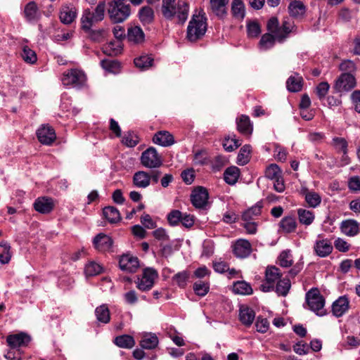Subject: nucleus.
Wrapping results in <instances>:
<instances>
[{"label": "nucleus", "mask_w": 360, "mask_h": 360, "mask_svg": "<svg viewBox=\"0 0 360 360\" xmlns=\"http://www.w3.org/2000/svg\"><path fill=\"white\" fill-rule=\"evenodd\" d=\"M303 79L297 73L291 75L286 82V86L290 92H298L302 90Z\"/></svg>", "instance_id": "obj_25"}, {"label": "nucleus", "mask_w": 360, "mask_h": 360, "mask_svg": "<svg viewBox=\"0 0 360 360\" xmlns=\"http://www.w3.org/2000/svg\"><path fill=\"white\" fill-rule=\"evenodd\" d=\"M134 63L136 67L143 70L153 65V58L148 56H142L135 58Z\"/></svg>", "instance_id": "obj_49"}, {"label": "nucleus", "mask_w": 360, "mask_h": 360, "mask_svg": "<svg viewBox=\"0 0 360 360\" xmlns=\"http://www.w3.org/2000/svg\"><path fill=\"white\" fill-rule=\"evenodd\" d=\"M127 37L129 41L138 44L144 40V33L139 26L131 27L128 29Z\"/></svg>", "instance_id": "obj_31"}, {"label": "nucleus", "mask_w": 360, "mask_h": 360, "mask_svg": "<svg viewBox=\"0 0 360 360\" xmlns=\"http://www.w3.org/2000/svg\"><path fill=\"white\" fill-rule=\"evenodd\" d=\"M295 25L293 22H290L288 20H283L281 27L279 28V31L276 34V38L278 41L282 42L288 35L293 31Z\"/></svg>", "instance_id": "obj_33"}, {"label": "nucleus", "mask_w": 360, "mask_h": 360, "mask_svg": "<svg viewBox=\"0 0 360 360\" xmlns=\"http://www.w3.org/2000/svg\"><path fill=\"white\" fill-rule=\"evenodd\" d=\"M95 314L98 321L107 323L110 320V314L108 307L105 304L96 307Z\"/></svg>", "instance_id": "obj_40"}, {"label": "nucleus", "mask_w": 360, "mask_h": 360, "mask_svg": "<svg viewBox=\"0 0 360 360\" xmlns=\"http://www.w3.org/2000/svg\"><path fill=\"white\" fill-rule=\"evenodd\" d=\"M340 229L348 236H354L359 232V224L354 219L345 220L341 223Z\"/></svg>", "instance_id": "obj_22"}, {"label": "nucleus", "mask_w": 360, "mask_h": 360, "mask_svg": "<svg viewBox=\"0 0 360 360\" xmlns=\"http://www.w3.org/2000/svg\"><path fill=\"white\" fill-rule=\"evenodd\" d=\"M101 65L103 69L112 72L120 67L119 63L115 60H102Z\"/></svg>", "instance_id": "obj_63"}, {"label": "nucleus", "mask_w": 360, "mask_h": 360, "mask_svg": "<svg viewBox=\"0 0 360 360\" xmlns=\"http://www.w3.org/2000/svg\"><path fill=\"white\" fill-rule=\"evenodd\" d=\"M241 143L240 141L236 138V135H233L232 136H228L224 138L223 141V147L225 150L228 152H231L238 148Z\"/></svg>", "instance_id": "obj_47"}, {"label": "nucleus", "mask_w": 360, "mask_h": 360, "mask_svg": "<svg viewBox=\"0 0 360 360\" xmlns=\"http://www.w3.org/2000/svg\"><path fill=\"white\" fill-rule=\"evenodd\" d=\"M208 198V191L202 186H198L195 188L191 195V200L193 205L199 209H203L207 206Z\"/></svg>", "instance_id": "obj_10"}, {"label": "nucleus", "mask_w": 360, "mask_h": 360, "mask_svg": "<svg viewBox=\"0 0 360 360\" xmlns=\"http://www.w3.org/2000/svg\"><path fill=\"white\" fill-rule=\"evenodd\" d=\"M122 142L123 144L128 147H134L139 143L138 136L134 134L133 132H128L127 134L124 136L122 138Z\"/></svg>", "instance_id": "obj_58"}, {"label": "nucleus", "mask_w": 360, "mask_h": 360, "mask_svg": "<svg viewBox=\"0 0 360 360\" xmlns=\"http://www.w3.org/2000/svg\"><path fill=\"white\" fill-rule=\"evenodd\" d=\"M276 39H277L276 34L272 35L269 33L264 34L259 41V46L261 49L266 50L273 47L275 44Z\"/></svg>", "instance_id": "obj_51"}, {"label": "nucleus", "mask_w": 360, "mask_h": 360, "mask_svg": "<svg viewBox=\"0 0 360 360\" xmlns=\"http://www.w3.org/2000/svg\"><path fill=\"white\" fill-rule=\"evenodd\" d=\"M93 243L96 249L99 251L105 252L111 248L113 241L110 236L104 233H98L94 238Z\"/></svg>", "instance_id": "obj_17"}, {"label": "nucleus", "mask_w": 360, "mask_h": 360, "mask_svg": "<svg viewBox=\"0 0 360 360\" xmlns=\"http://www.w3.org/2000/svg\"><path fill=\"white\" fill-rule=\"evenodd\" d=\"M21 56L27 63L33 64L37 60L36 53L27 46H24Z\"/></svg>", "instance_id": "obj_55"}, {"label": "nucleus", "mask_w": 360, "mask_h": 360, "mask_svg": "<svg viewBox=\"0 0 360 360\" xmlns=\"http://www.w3.org/2000/svg\"><path fill=\"white\" fill-rule=\"evenodd\" d=\"M24 16L29 22H36L40 18V12L36 2L30 1L25 5Z\"/></svg>", "instance_id": "obj_19"}, {"label": "nucleus", "mask_w": 360, "mask_h": 360, "mask_svg": "<svg viewBox=\"0 0 360 360\" xmlns=\"http://www.w3.org/2000/svg\"><path fill=\"white\" fill-rule=\"evenodd\" d=\"M158 277V274L155 269L146 268L143 269L142 278H138L136 286L140 290H149L153 286L154 281Z\"/></svg>", "instance_id": "obj_7"}, {"label": "nucleus", "mask_w": 360, "mask_h": 360, "mask_svg": "<svg viewBox=\"0 0 360 360\" xmlns=\"http://www.w3.org/2000/svg\"><path fill=\"white\" fill-rule=\"evenodd\" d=\"M182 213L179 210H172L167 215V220L169 224L175 226L181 221Z\"/></svg>", "instance_id": "obj_61"}, {"label": "nucleus", "mask_w": 360, "mask_h": 360, "mask_svg": "<svg viewBox=\"0 0 360 360\" xmlns=\"http://www.w3.org/2000/svg\"><path fill=\"white\" fill-rule=\"evenodd\" d=\"M314 250L317 255L321 257H325L332 252L333 245L331 243L326 239L318 240L314 246Z\"/></svg>", "instance_id": "obj_23"}, {"label": "nucleus", "mask_w": 360, "mask_h": 360, "mask_svg": "<svg viewBox=\"0 0 360 360\" xmlns=\"http://www.w3.org/2000/svg\"><path fill=\"white\" fill-rule=\"evenodd\" d=\"M105 13V1H100L94 11H91L89 9L84 11L81 18L82 25H94L101 22L104 19Z\"/></svg>", "instance_id": "obj_5"}, {"label": "nucleus", "mask_w": 360, "mask_h": 360, "mask_svg": "<svg viewBox=\"0 0 360 360\" xmlns=\"http://www.w3.org/2000/svg\"><path fill=\"white\" fill-rule=\"evenodd\" d=\"M356 86L355 77L349 73H342L335 84V89L340 92L348 91Z\"/></svg>", "instance_id": "obj_13"}, {"label": "nucleus", "mask_w": 360, "mask_h": 360, "mask_svg": "<svg viewBox=\"0 0 360 360\" xmlns=\"http://www.w3.org/2000/svg\"><path fill=\"white\" fill-rule=\"evenodd\" d=\"M278 264L282 267H290L293 264L292 255L290 250H283L278 257Z\"/></svg>", "instance_id": "obj_50"}, {"label": "nucleus", "mask_w": 360, "mask_h": 360, "mask_svg": "<svg viewBox=\"0 0 360 360\" xmlns=\"http://www.w3.org/2000/svg\"><path fill=\"white\" fill-rule=\"evenodd\" d=\"M119 265L122 271L134 273L139 267V262L136 257L124 255L120 259Z\"/></svg>", "instance_id": "obj_14"}, {"label": "nucleus", "mask_w": 360, "mask_h": 360, "mask_svg": "<svg viewBox=\"0 0 360 360\" xmlns=\"http://www.w3.org/2000/svg\"><path fill=\"white\" fill-rule=\"evenodd\" d=\"M240 170L237 167H229L224 173V179L229 185L235 184L239 177Z\"/></svg>", "instance_id": "obj_35"}, {"label": "nucleus", "mask_w": 360, "mask_h": 360, "mask_svg": "<svg viewBox=\"0 0 360 360\" xmlns=\"http://www.w3.org/2000/svg\"><path fill=\"white\" fill-rule=\"evenodd\" d=\"M153 141L155 143L162 146H169L174 143V136L167 131H158L153 136Z\"/></svg>", "instance_id": "obj_21"}, {"label": "nucleus", "mask_w": 360, "mask_h": 360, "mask_svg": "<svg viewBox=\"0 0 360 360\" xmlns=\"http://www.w3.org/2000/svg\"><path fill=\"white\" fill-rule=\"evenodd\" d=\"M301 193L304 195L305 200L311 207H316L321 202V198L318 193L309 191L308 188H303Z\"/></svg>", "instance_id": "obj_26"}, {"label": "nucleus", "mask_w": 360, "mask_h": 360, "mask_svg": "<svg viewBox=\"0 0 360 360\" xmlns=\"http://www.w3.org/2000/svg\"><path fill=\"white\" fill-rule=\"evenodd\" d=\"M77 16V10L73 6H65L60 11V20L65 25L71 24Z\"/></svg>", "instance_id": "obj_20"}, {"label": "nucleus", "mask_w": 360, "mask_h": 360, "mask_svg": "<svg viewBox=\"0 0 360 360\" xmlns=\"http://www.w3.org/2000/svg\"><path fill=\"white\" fill-rule=\"evenodd\" d=\"M262 205L261 202L257 203L248 210L243 212L242 219L243 221H252L254 217L258 216L261 214Z\"/></svg>", "instance_id": "obj_46"}, {"label": "nucleus", "mask_w": 360, "mask_h": 360, "mask_svg": "<svg viewBox=\"0 0 360 360\" xmlns=\"http://www.w3.org/2000/svg\"><path fill=\"white\" fill-rule=\"evenodd\" d=\"M103 53L108 56H117L121 53L122 46L120 42L110 41L103 47Z\"/></svg>", "instance_id": "obj_44"}, {"label": "nucleus", "mask_w": 360, "mask_h": 360, "mask_svg": "<svg viewBox=\"0 0 360 360\" xmlns=\"http://www.w3.org/2000/svg\"><path fill=\"white\" fill-rule=\"evenodd\" d=\"M209 288L210 287L208 283H204L202 281L195 282L193 284V290L195 293L200 297H203L207 295L209 291Z\"/></svg>", "instance_id": "obj_57"}, {"label": "nucleus", "mask_w": 360, "mask_h": 360, "mask_svg": "<svg viewBox=\"0 0 360 360\" xmlns=\"http://www.w3.org/2000/svg\"><path fill=\"white\" fill-rule=\"evenodd\" d=\"M281 277V274L280 273V269L275 266H268L266 269L265 272V278L266 281H267L268 283H274Z\"/></svg>", "instance_id": "obj_42"}, {"label": "nucleus", "mask_w": 360, "mask_h": 360, "mask_svg": "<svg viewBox=\"0 0 360 360\" xmlns=\"http://www.w3.org/2000/svg\"><path fill=\"white\" fill-rule=\"evenodd\" d=\"M251 152V146L250 145H245L243 146L239 151L237 158V163L239 165H245L250 160V154Z\"/></svg>", "instance_id": "obj_45"}, {"label": "nucleus", "mask_w": 360, "mask_h": 360, "mask_svg": "<svg viewBox=\"0 0 360 360\" xmlns=\"http://www.w3.org/2000/svg\"><path fill=\"white\" fill-rule=\"evenodd\" d=\"M241 143L240 141L236 138V135H233L232 136H228L224 138L223 141V147L225 150L228 152H231L238 148Z\"/></svg>", "instance_id": "obj_48"}, {"label": "nucleus", "mask_w": 360, "mask_h": 360, "mask_svg": "<svg viewBox=\"0 0 360 360\" xmlns=\"http://www.w3.org/2000/svg\"><path fill=\"white\" fill-rule=\"evenodd\" d=\"M349 300L346 296L340 297L333 303V314L336 317L342 316L349 309Z\"/></svg>", "instance_id": "obj_18"}, {"label": "nucleus", "mask_w": 360, "mask_h": 360, "mask_svg": "<svg viewBox=\"0 0 360 360\" xmlns=\"http://www.w3.org/2000/svg\"><path fill=\"white\" fill-rule=\"evenodd\" d=\"M265 176L269 179L275 180L281 176V170L276 164H271L265 170Z\"/></svg>", "instance_id": "obj_53"}, {"label": "nucleus", "mask_w": 360, "mask_h": 360, "mask_svg": "<svg viewBox=\"0 0 360 360\" xmlns=\"http://www.w3.org/2000/svg\"><path fill=\"white\" fill-rule=\"evenodd\" d=\"M205 13L201 10L198 14H194L187 27L186 37L191 42L200 39L207 31V22Z\"/></svg>", "instance_id": "obj_2"}, {"label": "nucleus", "mask_w": 360, "mask_h": 360, "mask_svg": "<svg viewBox=\"0 0 360 360\" xmlns=\"http://www.w3.org/2000/svg\"><path fill=\"white\" fill-rule=\"evenodd\" d=\"M102 271V267L95 262H91L87 264L84 269V273L86 276H94Z\"/></svg>", "instance_id": "obj_54"}, {"label": "nucleus", "mask_w": 360, "mask_h": 360, "mask_svg": "<svg viewBox=\"0 0 360 360\" xmlns=\"http://www.w3.org/2000/svg\"><path fill=\"white\" fill-rule=\"evenodd\" d=\"M233 290L236 294L240 295H250L252 293V287L244 281H239L234 283Z\"/></svg>", "instance_id": "obj_41"}, {"label": "nucleus", "mask_w": 360, "mask_h": 360, "mask_svg": "<svg viewBox=\"0 0 360 360\" xmlns=\"http://www.w3.org/2000/svg\"><path fill=\"white\" fill-rule=\"evenodd\" d=\"M133 184L137 188H147L150 184L148 173L144 171L135 172L133 176Z\"/></svg>", "instance_id": "obj_24"}, {"label": "nucleus", "mask_w": 360, "mask_h": 360, "mask_svg": "<svg viewBox=\"0 0 360 360\" xmlns=\"http://www.w3.org/2000/svg\"><path fill=\"white\" fill-rule=\"evenodd\" d=\"M39 141L44 145H51L56 139L54 129L49 124H42L37 131Z\"/></svg>", "instance_id": "obj_11"}, {"label": "nucleus", "mask_w": 360, "mask_h": 360, "mask_svg": "<svg viewBox=\"0 0 360 360\" xmlns=\"http://www.w3.org/2000/svg\"><path fill=\"white\" fill-rule=\"evenodd\" d=\"M237 129L244 135H250L252 132V126L250 118L246 115H241L236 121Z\"/></svg>", "instance_id": "obj_30"}, {"label": "nucleus", "mask_w": 360, "mask_h": 360, "mask_svg": "<svg viewBox=\"0 0 360 360\" xmlns=\"http://www.w3.org/2000/svg\"><path fill=\"white\" fill-rule=\"evenodd\" d=\"M141 163L147 168H158L162 165V159L155 148L150 147L142 153Z\"/></svg>", "instance_id": "obj_6"}, {"label": "nucleus", "mask_w": 360, "mask_h": 360, "mask_svg": "<svg viewBox=\"0 0 360 360\" xmlns=\"http://www.w3.org/2000/svg\"><path fill=\"white\" fill-rule=\"evenodd\" d=\"M158 345V338L155 335H146L140 342V345L143 349H153Z\"/></svg>", "instance_id": "obj_38"}, {"label": "nucleus", "mask_w": 360, "mask_h": 360, "mask_svg": "<svg viewBox=\"0 0 360 360\" xmlns=\"http://www.w3.org/2000/svg\"><path fill=\"white\" fill-rule=\"evenodd\" d=\"M139 18L143 25L152 23L155 18L153 9L149 6L141 7L139 11Z\"/></svg>", "instance_id": "obj_27"}, {"label": "nucleus", "mask_w": 360, "mask_h": 360, "mask_svg": "<svg viewBox=\"0 0 360 360\" xmlns=\"http://www.w3.org/2000/svg\"><path fill=\"white\" fill-rule=\"evenodd\" d=\"M62 81L64 85L81 87L86 82V75L79 70L72 69L63 74Z\"/></svg>", "instance_id": "obj_8"}, {"label": "nucleus", "mask_w": 360, "mask_h": 360, "mask_svg": "<svg viewBox=\"0 0 360 360\" xmlns=\"http://www.w3.org/2000/svg\"><path fill=\"white\" fill-rule=\"evenodd\" d=\"M31 341V337L26 333L20 332L16 334H11L6 337V342L11 349H18L27 347Z\"/></svg>", "instance_id": "obj_9"}, {"label": "nucleus", "mask_w": 360, "mask_h": 360, "mask_svg": "<svg viewBox=\"0 0 360 360\" xmlns=\"http://www.w3.org/2000/svg\"><path fill=\"white\" fill-rule=\"evenodd\" d=\"M188 4L182 0H179L176 8L175 0H162L161 11L165 18L172 20L176 14L179 22L184 23L188 18Z\"/></svg>", "instance_id": "obj_1"}, {"label": "nucleus", "mask_w": 360, "mask_h": 360, "mask_svg": "<svg viewBox=\"0 0 360 360\" xmlns=\"http://www.w3.org/2000/svg\"><path fill=\"white\" fill-rule=\"evenodd\" d=\"M290 15L297 18L302 17L306 11V7L300 1H292L288 6Z\"/></svg>", "instance_id": "obj_29"}, {"label": "nucleus", "mask_w": 360, "mask_h": 360, "mask_svg": "<svg viewBox=\"0 0 360 360\" xmlns=\"http://www.w3.org/2000/svg\"><path fill=\"white\" fill-rule=\"evenodd\" d=\"M231 13L233 16L239 20L245 15V5L241 0H233L231 4Z\"/></svg>", "instance_id": "obj_36"}, {"label": "nucleus", "mask_w": 360, "mask_h": 360, "mask_svg": "<svg viewBox=\"0 0 360 360\" xmlns=\"http://www.w3.org/2000/svg\"><path fill=\"white\" fill-rule=\"evenodd\" d=\"M188 274L187 271H184L176 274L172 277V281L176 283L179 287L184 288L186 285L188 279Z\"/></svg>", "instance_id": "obj_56"}, {"label": "nucleus", "mask_w": 360, "mask_h": 360, "mask_svg": "<svg viewBox=\"0 0 360 360\" xmlns=\"http://www.w3.org/2000/svg\"><path fill=\"white\" fill-rule=\"evenodd\" d=\"M335 148L342 151L344 154L347 153V142L344 138L335 137L333 139Z\"/></svg>", "instance_id": "obj_64"}, {"label": "nucleus", "mask_w": 360, "mask_h": 360, "mask_svg": "<svg viewBox=\"0 0 360 360\" xmlns=\"http://www.w3.org/2000/svg\"><path fill=\"white\" fill-rule=\"evenodd\" d=\"M103 214L104 217L111 224L120 221L121 216L119 210L113 206H107L103 208Z\"/></svg>", "instance_id": "obj_32"}, {"label": "nucleus", "mask_w": 360, "mask_h": 360, "mask_svg": "<svg viewBox=\"0 0 360 360\" xmlns=\"http://www.w3.org/2000/svg\"><path fill=\"white\" fill-rule=\"evenodd\" d=\"M299 220L301 224H305V225H309L311 224L314 219V214L307 210L304 209H299L297 211Z\"/></svg>", "instance_id": "obj_52"}, {"label": "nucleus", "mask_w": 360, "mask_h": 360, "mask_svg": "<svg viewBox=\"0 0 360 360\" xmlns=\"http://www.w3.org/2000/svg\"><path fill=\"white\" fill-rule=\"evenodd\" d=\"M280 227L285 233L294 232L297 227L295 218L292 217H285L280 221Z\"/></svg>", "instance_id": "obj_39"}, {"label": "nucleus", "mask_w": 360, "mask_h": 360, "mask_svg": "<svg viewBox=\"0 0 360 360\" xmlns=\"http://www.w3.org/2000/svg\"><path fill=\"white\" fill-rule=\"evenodd\" d=\"M255 318V311L250 307H243L240 309L239 320L245 326L252 325Z\"/></svg>", "instance_id": "obj_28"}, {"label": "nucleus", "mask_w": 360, "mask_h": 360, "mask_svg": "<svg viewBox=\"0 0 360 360\" xmlns=\"http://www.w3.org/2000/svg\"><path fill=\"white\" fill-rule=\"evenodd\" d=\"M340 70L342 72H347L346 73H349L355 71L356 65L355 63L350 60H343L339 65Z\"/></svg>", "instance_id": "obj_59"}, {"label": "nucleus", "mask_w": 360, "mask_h": 360, "mask_svg": "<svg viewBox=\"0 0 360 360\" xmlns=\"http://www.w3.org/2000/svg\"><path fill=\"white\" fill-rule=\"evenodd\" d=\"M108 5V15L113 23L124 22L131 14L130 5L126 4V0H112Z\"/></svg>", "instance_id": "obj_3"}, {"label": "nucleus", "mask_w": 360, "mask_h": 360, "mask_svg": "<svg viewBox=\"0 0 360 360\" xmlns=\"http://www.w3.org/2000/svg\"><path fill=\"white\" fill-rule=\"evenodd\" d=\"M228 0H210L211 8L214 13L219 18H223L226 13V5Z\"/></svg>", "instance_id": "obj_37"}, {"label": "nucleus", "mask_w": 360, "mask_h": 360, "mask_svg": "<svg viewBox=\"0 0 360 360\" xmlns=\"http://www.w3.org/2000/svg\"><path fill=\"white\" fill-rule=\"evenodd\" d=\"M247 30L248 36L251 37H256L261 32L260 26L257 22L249 23L247 26Z\"/></svg>", "instance_id": "obj_60"}, {"label": "nucleus", "mask_w": 360, "mask_h": 360, "mask_svg": "<svg viewBox=\"0 0 360 360\" xmlns=\"http://www.w3.org/2000/svg\"><path fill=\"white\" fill-rule=\"evenodd\" d=\"M233 252L237 257H247L252 252L251 244L247 240L238 239L233 245Z\"/></svg>", "instance_id": "obj_15"}, {"label": "nucleus", "mask_w": 360, "mask_h": 360, "mask_svg": "<svg viewBox=\"0 0 360 360\" xmlns=\"http://www.w3.org/2000/svg\"><path fill=\"white\" fill-rule=\"evenodd\" d=\"M306 302L309 309L316 315L322 316L326 311L323 309L325 299L318 288H312L306 293Z\"/></svg>", "instance_id": "obj_4"}, {"label": "nucleus", "mask_w": 360, "mask_h": 360, "mask_svg": "<svg viewBox=\"0 0 360 360\" xmlns=\"http://www.w3.org/2000/svg\"><path fill=\"white\" fill-rule=\"evenodd\" d=\"M113 342L117 347L125 349H131L135 345L134 338L129 335L117 336Z\"/></svg>", "instance_id": "obj_34"}, {"label": "nucleus", "mask_w": 360, "mask_h": 360, "mask_svg": "<svg viewBox=\"0 0 360 360\" xmlns=\"http://www.w3.org/2000/svg\"><path fill=\"white\" fill-rule=\"evenodd\" d=\"M93 25H82V29L86 34V37L95 43L103 42L108 36V30L102 28L98 30L92 29Z\"/></svg>", "instance_id": "obj_12"}, {"label": "nucleus", "mask_w": 360, "mask_h": 360, "mask_svg": "<svg viewBox=\"0 0 360 360\" xmlns=\"http://www.w3.org/2000/svg\"><path fill=\"white\" fill-rule=\"evenodd\" d=\"M255 326L258 332L264 333L269 329V322L266 319L259 316L257 319Z\"/></svg>", "instance_id": "obj_62"}, {"label": "nucleus", "mask_w": 360, "mask_h": 360, "mask_svg": "<svg viewBox=\"0 0 360 360\" xmlns=\"http://www.w3.org/2000/svg\"><path fill=\"white\" fill-rule=\"evenodd\" d=\"M291 283L289 278L280 279L276 286V292L278 295L286 296L290 289Z\"/></svg>", "instance_id": "obj_43"}, {"label": "nucleus", "mask_w": 360, "mask_h": 360, "mask_svg": "<svg viewBox=\"0 0 360 360\" xmlns=\"http://www.w3.org/2000/svg\"><path fill=\"white\" fill-rule=\"evenodd\" d=\"M53 207L54 203L51 198H38L34 203V210L41 214L50 213L53 210Z\"/></svg>", "instance_id": "obj_16"}]
</instances>
